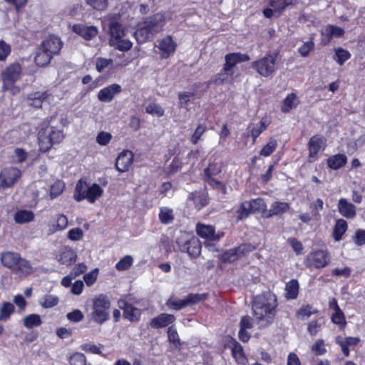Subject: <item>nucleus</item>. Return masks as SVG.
<instances>
[{
	"instance_id": "obj_1",
	"label": "nucleus",
	"mask_w": 365,
	"mask_h": 365,
	"mask_svg": "<svg viewBox=\"0 0 365 365\" xmlns=\"http://www.w3.org/2000/svg\"><path fill=\"white\" fill-rule=\"evenodd\" d=\"M277 306L276 297L270 292H263L255 297L252 302V312L255 319L262 327H267L273 322Z\"/></svg>"
},
{
	"instance_id": "obj_2",
	"label": "nucleus",
	"mask_w": 365,
	"mask_h": 365,
	"mask_svg": "<svg viewBox=\"0 0 365 365\" xmlns=\"http://www.w3.org/2000/svg\"><path fill=\"white\" fill-rule=\"evenodd\" d=\"M53 118L52 116L41 124L38 139L39 149L42 152L48 151L53 145L61 143L65 138L63 131L51 125Z\"/></svg>"
},
{
	"instance_id": "obj_3",
	"label": "nucleus",
	"mask_w": 365,
	"mask_h": 365,
	"mask_svg": "<svg viewBox=\"0 0 365 365\" xmlns=\"http://www.w3.org/2000/svg\"><path fill=\"white\" fill-rule=\"evenodd\" d=\"M110 302L107 296L99 294L92 299V311L91 319L97 324H102L109 319Z\"/></svg>"
},
{
	"instance_id": "obj_4",
	"label": "nucleus",
	"mask_w": 365,
	"mask_h": 365,
	"mask_svg": "<svg viewBox=\"0 0 365 365\" xmlns=\"http://www.w3.org/2000/svg\"><path fill=\"white\" fill-rule=\"evenodd\" d=\"M103 194V189L98 184L93 183L87 186L85 182L80 180L76 185L73 197L78 202L86 199L90 203H94Z\"/></svg>"
},
{
	"instance_id": "obj_5",
	"label": "nucleus",
	"mask_w": 365,
	"mask_h": 365,
	"mask_svg": "<svg viewBox=\"0 0 365 365\" xmlns=\"http://www.w3.org/2000/svg\"><path fill=\"white\" fill-rule=\"evenodd\" d=\"M176 243L181 252H187L191 257L196 258L201 252L200 241L188 232H180L176 240Z\"/></svg>"
},
{
	"instance_id": "obj_6",
	"label": "nucleus",
	"mask_w": 365,
	"mask_h": 365,
	"mask_svg": "<svg viewBox=\"0 0 365 365\" xmlns=\"http://www.w3.org/2000/svg\"><path fill=\"white\" fill-rule=\"evenodd\" d=\"M21 71L19 63H11L5 68L1 73L4 90H11L13 94L20 91V88L15 86L14 83L20 78Z\"/></svg>"
},
{
	"instance_id": "obj_7",
	"label": "nucleus",
	"mask_w": 365,
	"mask_h": 365,
	"mask_svg": "<svg viewBox=\"0 0 365 365\" xmlns=\"http://www.w3.org/2000/svg\"><path fill=\"white\" fill-rule=\"evenodd\" d=\"M278 53H269L259 60L252 63L251 66L260 76L269 77L276 71V60Z\"/></svg>"
},
{
	"instance_id": "obj_8",
	"label": "nucleus",
	"mask_w": 365,
	"mask_h": 365,
	"mask_svg": "<svg viewBox=\"0 0 365 365\" xmlns=\"http://www.w3.org/2000/svg\"><path fill=\"white\" fill-rule=\"evenodd\" d=\"M331 257L327 250H317L311 252L304 261V264L309 268L320 269L327 266Z\"/></svg>"
},
{
	"instance_id": "obj_9",
	"label": "nucleus",
	"mask_w": 365,
	"mask_h": 365,
	"mask_svg": "<svg viewBox=\"0 0 365 365\" xmlns=\"http://www.w3.org/2000/svg\"><path fill=\"white\" fill-rule=\"evenodd\" d=\"M255 250V247L251 244H243L239 247L230 249L221 255V260L225 263L233 262L247 253H250Z\"/></svg>"
},
{
	"instance_id": "obj_10",
	"label": "nucleus",
	"mask_w": 365,
	"mask_h": 365,
	"mask_svg": "<svg viewBox=\"0 0 365 365\" xmlns=\"http://www.w3.org/2000/svg\"><path fill=\"white\" fill-rule=\"evenodd\" d=\"M133 300L130 297H125L118 301V307L123 311V317L132 322H138L140 319L141 311L133 304Z\"/></svg>"
},
{
	"instance_id": "obj_11",
	"label": "nucleus",
	"mask_w": 365,
	"mask_h": 365,
	"mask_svg": "<svg viewBox=\"0 0 365 365\" xmlns=\"http://www.w3.org/2000/svg\"><path fill=\"white\" fill-rule=\"evenodd\" d=\"M21 175V171L13 167L5 168L0 172V189L10 187Z\"/></svg>"
},
{
	"instance_id": "obj_12",
	"label": "nucleus",
	"mask_w": 365,
	"mask_h": 365,
	"mask_svg": "<svg viewBox=\"0 0 365 365\" xmlns=\"http://www.w3.org/2000/svg\"><path fill=\"white\" fill-rule=\"evenodd\" d=\"M326 138L320 135H313L309 143V158L310 162L318 159V153L326 148Z\"/></svg>"
},
{
	"instance_id": "obj_13",
	"label": "nucleus",
	"mask_w": 365,
	"mask_h": 365,
	"mask_svg": "<svg viewBox=\"0 0 365 365\" xmlns=\"http://www.w3.org/2000/svg\"><path fill=\"white\" fill-rule=\"evenodd\" d=\"M160 29L158 24H145L134 32V36L139 43H143L151 41Z\"/></svg>"
},
{
	"instance_id": "obj_14",
	"label": "nucleus",
	"mask_w": 365,
	"mask_h": 365,
	"mask_svg": "<svg viewBox=\"0 0 365 365\" xmlns=\"http://www.w3.org/2000/svg\"><path fill=\"white\" fill-rule=\"evenodd\" d=\"M1 262L5 267L16 272L21 269V257L20 254L14 252H4L1 255Z\"/></svg>"
},
{
	"instance_id": "obj_15",
	"label": "nucleus",
	"mask_w": 365,
	"mask_h": 365,
	"mask_svg": "<svg viewBox=\"0 0 365 365\" xmlns=\"http://www.w3.org/2000/svg\"><path fill=\"white\" fill-rule=\"evenodd\" d=\"M63 41L56 35H48L41 42L40 46L41 49H45L52 56L58 55L62 47Z\"/></svg>"
},
{
	"instance_id": "obj_16",
	"label": "nucleus",
	"mask_w": 365,
	"mask_h": 365,
	"mask_svg": "<svg viewBox=\"0 0 365 365\" xmlns=\"http://www.w3.org/2000/svg\"><path fill=\"white\" fill-rule=\"evenodd\" d=\"M177 43L171 36H166L159 40L157 48L161 58H167L173 55L176 49Z\"/></svg>"
},
{
	"instance_id": "obj_17",
	"label": "nucleus",
	"mask_w": 365,
	"mask_h": 365,
	"mask_svg": "<svg viewBox=\"0 0 365 365\" xmlns=\"http://www.w3.org/2000/svg\"><path fill=\"white\" fill-rule=\"evenodd\" d=\"M269 123L270 122L267 118H262L258 123H250L247 127L245 136H251L252 138V144H255L257 137L267 128Z\"/></svg>"
},
{
	"instance_id": "obj_18",
	"label": "nucleus",
	"mask_w": 365,
	"mask_h": 365,
	"mask_svg": "<svg viewBox=\"0 0 365 365\" xmlns=\"http://www.w3.org/2000/svg\"><path fill=\"white\" fill-rule=\"evenodd\" d=\"M250 59V57L246 53L237 52L226 54L225 56V63L223 66H225V71L235 73L234 68L237 63L248 61Z\"/></svg>"
},
{
	"instance_id": "obj_19",
	"label": "nucleus",
	"mask_w": 365,
	"mask_h": 365,
	"mask_svg": "<svg viewBox=\"0 0 365 365\" xmlns=\"http://www.w3.org/2000/svg\"><path fill=\"white\" fill-rule=\"evenodd\" d=\"M250 59V57L246 53L237 52L226 54L225 56V63L223 66H225V71L235 73L234 68L237 63L248 61Z\"/></svg>"
},
{
	"instance_id": "obj_20",
	"label": "nucleus",
	"mask_w": 365,
	"mask_h": 365,
	"mask_svg": "<svg viewBox=\"0 0 365 365\" xmlns=\"http://www.w3.org/2000/svg\"><path fill=\"white\" fill-rule=\"evenodd\" d=\"M134 155L133 152L125 150L119 153L116 161L115 168L120 173L128 170L133 162Z\"/></svg>"
},
{
	"instance_id": "obj_21",
	"label": "nucleus",
	"mask_w": 365,
	"mask_h": 365,
	"mask_svg": "<svg viewBox=\"0 0 365 365\" xmlns=\"http://www.w3.org/2000/svg\"><path fill=\"white\" fill-rule=\"evenodd\" d=\"M121 92V86L113 83L106 88H102L98 93V98L100 101L104 103L110 102L116 94Z\"/></svg>"
},
{
	"instance_id": "obj_22",
	"label": "nucleus",
	"mask_w": 365,
	"mask_h": 365,
	"mask_svg": "<svg viewBox=\"0 0 365 365\" xmlns=\"http://www.w3.org/2000/svg\"><path fill=\"white\" fill-rule=\"evenodd\" d=\"M76 252L72 248L68 247H63L56 255L57 261L59 263L67 266L74 263L76 261Z\"/></svg>"
},
{
	"instance_id": "obj_23",
	"label": "nucleus",
	"mask_w": 365,
	"mask_h": 365,
	"mask_svg": "<svg viewBox=\"0 0 365 365\" xmlns=\"http://www.w3.org/2000/svg\"><path fill=\"white\" fill-rule=\"evenodd\" d=\"M175 321V317L174 315L162 313L151 319L150 326L153 329H160L173 324Z\"/></svg>"
},
{
	"instance_id": "obj_24",
	"label": "nucleus",
	"mask_w": 365,
	"mask_h": 365,
	"mask_svg": "<svg viewBox=\"0 0 365 365\" xmlns=\"http://www.w3.org/2000/svg\"><path fill=\"white\" fill-rule=\"evenodd\" d=\"M128 63V61H125L114 66L113 61L111 58L98 57L96 60V68L99 73L109 72L118 66H125Z\"/></svg>"
},
{
	"instance_id": "obj_25",
	"label": "nucleus",
	"mask_w": 365,
	"mask_h": 365,
	"mask_svg": "<svg viewBox=\"0 0 365 365\" xmlns=\"http://www.w3.org/2000/svg\"><path fill=\"white\" fill-rule=\"evenodd\" d=\"M290 208V205L286 202L276 201L272 203L267 212H264V217L269 218L274 215H282L287 212Z\"/></svg>"
},
{
	"instance_id": "obj_26",
	"label": "nucleus",
	"mask_w": 365,
	"mask_h": 365,
	"mask_svg": "<svg viewBox=\"0 0 365 365\" xmlns=\"http://www.w3.org/2000/svg\"><path fill=\"white\" fill-rule=\"evenodd\" d=\"M338 210L342 216L348 219H352L356 215L355 205L349 202L345 198L339 199L338 202Z\"/></svg>"
},
{
	"instance_id": "obj_27",
	"label": "nucleus",
	"mask_w": 365,
	"mask_h": 365,
	"mask_svg": "<svg viewBox=\"0 0 365 365\" xmlns=\"http://www.w3.org/2000/svg\"><path fill=\"white\" fill-rule=\"evenodd\" d=\"M73 31L86 40H90L97 34L95 26H87L86 24H73Z\"/></svg>"
},
{
	"instance_id": "obj_28",
	"label": "nucleus",
	"mask_w": 365,
	"mask_h": 365,
	"mask_svg": "<svg viewBox=\"0 0 365 365\" xmlns=\"http://www.w3.org/2000/svg\"><path fill=\"white\" fill-rule=\"evenodd\" d=\"M196 232L200 237L207 240H217L220 237L215 235V230L213 226L202 223L197 224Z\"/></svg>"
},
{
	"instance_id": "obj_29",
	"label": "nucleus",
	"mask_w": 365,
	"mask_h": 365,
	"mask_svg": "<svg viewBox=\"0 0 365 365\" xmlns=\"http://www.w3.org/2000/svg\"><path fill=\"white\" fill-rule=\"evenodd\" d=\"M48 226L51 233L63 230L68 226V219L64 215H57L55 219L49 223Z\"/></svg>"
},
{
	"instance_id": "obj_30",
	"label": "nucleus",
	"mask_w": 365,
	"mask_h": 365,
	"mask_svg": "<svg viewBox=\"0 0 365 365\" xmlns=\"http://www.w3.org/2000/svg\"><path fill=\"white\" fill-rule=\"evenodd\" d=\"M327 162L329 168L333 170H338L346 164L347 158L344 154L339 153L330 156Z\"/></svg>"
},
{
	"instance_id": "obj_31",
	"label": "nucleus",
	"mask_w": 365,
	"mask_h": 365,
	"mask_svg": "<svg viewBox=\"0 0 365 365\" xmlns=\"http://www.w3.org/2000/svg\"><path fill=\"white\" fill-rule=\"evenodd\" d=\"M53 56L45 49H41V47L39 46L36 53L34 61L38 66L44 67L49 64Z\"/></svg>"
},
{
	"instance_id": "obj_32",
	"label": "nucleus",
	"mask_w": 365,
	"mask_h": 365,
	"mask_svg": "<svg viewBox=\"0 0 365 365\" xmlns=\"http://www.w3.org/2000/svg\"><path fill=\"white\" fill-rule=\"evenodd\" d=\"M48 96L47 92H36L34 93L29 94L26 98L27 104L30 106L35 108H41L43 101L46 99Z\"/></svg>"
},
{
	"instance_id": "obj_33",
	"label": "nucleus",
	"mask_w": 365,
	"mask_h": 365,
	"mask_svg": "<svg viewBox=\"0 0 365 365\" xmlns=\"http://www.w3.org/2000/svg\"><path fill=\"white\" fill-rule=\"evenodd\" d=\"M299 103V101L297 95L292 93L284 98L281 108V110L283 113H289L292 109L296 108Z\"/></svg>"
},
{
	"instance_id": "obj_34",
	"label": "nucleus",
	"mask_w": 365,
	"mask_h": 365,
	"mask_svg": "<svg viewBox=\"0 0 365 365\" xmlns=\"http://www.w3.org/2000/svg\"><path fill=\"white\" fill-rule=\"evenodd\" d=\"M322 36H327V42H329L333 37L338 38L342 36L344 30L339 26L329 24L322 29Z\"/></svg>"
},
{
	"instance_id": "obj_35",
	"label": "nucleus",
	"mask_w": 365,
	"mask_h": 365,
	"mask_svg": "<svg viewBox=\"0 0 365 365\" xmlns=\"http://www.w3.org/2000/svg\"><path fill=\"white\" fill-rule=\"evenodd\" d=\"M348 225L346 220L343 219L337 220L334 227L333 237L336 242L342 239V236L347 230Z\"/></svg>"
},
{
	"instance_id": "obj_36",
	"label": "nucleus",
	"mask_w": 365,
	"mask_h": 365,
	"mask_svg": "<svg viewBox=\"0 0 365 365\" xmlns=\"http://www.w3.org/2000/svg\"><path fill=\"white\" fill-rule=\"evenodd\" d=\"M232 355L236 362L239 364H245L247 361V358L244 354L242 346L237 341H235L232 344Z\"/></svg>"
},
{
	"instance_id": "obj_37",
	"label": "nucleus",
	"mask_w": 365,
	"mask_h": 365,
	"mask_svg": "<svg viewBox=\"0 0 365 365\" xmlns=\"http://www.w3.org/2000/svg\"><path fill=\"white\" fill-rule=\"evenodd\" d=\"M299 293V283L297 279H292L286 284L285 297L287 299H296Z\"/></svg>"
},
{
	"instance_id": "obj_38",
	"label": "nucleus",
	"mask_w": 365,
	"mask_h": 365,
	"mask_svg": "<svg viewBox=\"0 0 365 365\" xmlns=\"http://www.w3.org/2000/svg\"><path fill=\"white\" fill-rule=\"evenodd\" d=\"M15 312L14 304L9 302H4L0 307V321L9 320Z\"/></svg>"
},
{
	"instance_id": "obj_39",
	"label": "nucleus",
	"mask_w": 365,
	"mask_h": 365,
	"mask_svg": "<svg viewBox=\"0 0 365 365\" xmlns=\"http://www.w3.org/2000/svg\"><path fill=\"white\" fill-rule=\"evenodd\" d=\"M351 55L350 52L341 47L334 48V55L333 58L339 66H342L345 61L351 58Z\"/></svg>"
},
{
	"instance_id": "obj_40",
	"label": "nucleus",
	"mask_w": 365,
	"mask_h": 365,
	"mask_svg": "<svg viewBox=\"0 0 365 365\" xmlns=\"http://www.w3.org/2000/svg\"><path fill=\"white\" fill-rule=\"evenodd\" d=\"M189 200L193 201L195 208L198 210L203 208L208 203V200L205 194L190 193Z\"/></svg>"
},
{
	"instance_id": "obj_41",
	"label": "nucleus",
	"mask_w": 365,
	"mask_h": 365,
	"mask_svg": "<svg viewBox=\"0 0 365 365\" xmlns=\"http://www.w3.org/2000/svg\"><path fill=\"white\" fill-rule=\"evenodd\" d=\"M297 0H270V6L274 9L277 15L289 5L294 4Z\"/></svg>"
},
{
	"instance_id": "obj_42",
	"label": "nucleus",
	"mask_w": 365,
	"mask_h": 365,
	"mask_svg": "<svg viewBox=\"0 0 365 365\" xmlns=\"http://www.w3.org/2000/svg\"><path fill=\"white\" fill-rule=\"evenodd\" d=\"M159 220L165 225L172 223L174 220L173 210L167 207H161L159 212Z\"/></svg>"
},
{
	"instance_id": "obj_43",
	"label": "nucleus",
	"mask_w": 365,
	"mask_h": 365,
	"mask_svg": "<svg viewBox=\"0 0 365 365\" xmlns=\"http://www.w3.org/2000/svg\"><path fill=\"white\" fill-rule=\"evenodd\" d=\"M109 31L110 38V40L115 41L123 38L125 36V30L123 28V24H109Z\"/></svg>"
},
{
	"instance_id": "obj_44",
	"label": "nucleus",
	"mask_w": 365,
	"mask_h": 365,
	"mask_svg": "<svg viewBox=\"0 0 365 365\" xmlns=\"http://www.w3.org/2000/svg\"><path fill=\"white\" fill-rule=\"evenodd\" d=\"M323 207L324 202L320 198L317 199L309 204L310 212L312 213L313 217H315V221H319L321 219L319 212L323 210Z\"/></svg>"
},
{
	"instance_id": "obj_45",
	"label": "nucleus",
	"mask_w": 365,
	"mask_h": 365,
	"mask_svg": "<svg viewBox=\"0 0 365 365\" xmlns=\"http://www.w3.org/2000/svg\"><path fill=\"white\" fill-rule=\"evenodd\" d=\"M234 72H227L225 71V66H223L222 69L218 73L214 78V83L215 84H222L225 82H232L233 79Z\"/></svg>"
},
{
	"instance_id": "obj_46",
	"label": "nucleus",
	"mask_w": 365,
	"mask_h": 365,
	"mask_svg": "<svg viewBox=\"0 0 365 365\" xmlns=\"http://www.w3.org/2000/svg\"><path fill=\"white\" fill-rule=\"evenodd\" d=\"M39 195V191L37 190L35 185H29L26 189V197H31V200H28V205L29 207H34L38 202V198Z\"/></svg>"
},
{
	"instance_id": "obj_47",
	"label": "nucleus",
	"mask_w": 365,
	"mask_h": 365,
	"mask_svg": "<svg viewBox=\"0 0 365 365\" xmlns=\"http://www.w3.org/2000/svg\"><path fill=\"white\" fill-rule=\"evenodd\" d=\"M110 44L120 51H127L130 50L133 46V43L130 40L124 38L118 41H115V38L110 40Z\"/></svg>"
},
{
	"instance_id": "obj_48",
	"label": "nucleus",
	"mask_w": 365,
	"mask_h": 365,
	"mask_svg": "<svg viewBox=\"0 0 365 365\" xmlns=\"http://www.w3.org/2000/svg\"><path fill=\"white\" fill-rule=\"evenodd\" d=\"M277 140L274 138H270L266 145L263 146L259 152V155L263 157L269 156L277 147Z\"/></svg>"
},
{
	"instance_id": "obj_49",
	"label": "nucleus",
	"mask_w": 365,
	"mask_h": 365,
	"mask_svg": "<svg viewBox=\"0 0 365 365\" xmlns=\"http://www.w3.org/2000/svg\"><path fill=\"white\" fill-rule=\"evenodd\" d=\"M249 202L252 205V210L253 212H262L264 217V212H267V205L265 202L262 198H257L250 200Z\"/></svg>"
},
{
	"instance_id": "obj_50",
	"label": "nucleus",
	"mask_w": 365,
	"mask_h": 365,
	"mask_svg": "<svg viewBox=\"0 0 365 365\" xmlns=\"http://www.w3.org/2000/svg\"><path fill=\"white\" fill-rule=\"evenodd\" d=\"M41 324V317L36 314H32L24 317V326L27 328L38 327Z\"/></svg>"
},
{
	"instance_id": "obj_51",
	"label": "nucleus",
	"mask_w": 365,
	"mask_h": 365,
	"mask_svg": "<svg viewBox=\"0 0 365 365\" xmlns=\"http://www.w3.org/2000/svg\"><path fill=\"white\" fill-rule=\"evenodd\" d=\"M222 171V165L219 163H210L208 167L205 169L204 175L205 178L213 177Z\"/></svg>"
},
{
	"instance_id": "obj_52",
	"label": "nucleus",
	"mask_w": 365,
	"mask_h": 365,
	"mask_svg": "<svg viewBox=\"0 0 365 365\" xmlns=\"http://www.w3.org/2000/svg\"><path fill=\"white\" fill-rule=\"evenodd\" d=\"M166 305L170 309L173 310H180L187 306L185 299H179L176 298H170L166 302Z\"/></svg>"
},
{
	"instance_id": "obj_53",
	"label": "nucleus",
	"mask_w": 365,
	"mask_h": 365,
	"mask_svg": "<svg viewBox=\"0 0 365 365\" xmlns=\"http://www.w3.org/2000/svg\"><path fill=\"white\" fill-rule=\"evenodd\" d=\"M331 319L334 324L339 325L341 329H343L346 324L344 314L341 309L334 311L331 314Z\"/></svg>"
},
{
	"instance_id": "obj_54",
	"label": "nucleus",
	"mask_w": 365,
	"mask_h": 365,
	"mask_svg": "<svg viewBox=\"0 0 365 365\" xmlns=\"http://www.w3.org/2000/svg\"><path fill=\"white\" fill-rule=\"evenodd\" d=\"M133 263V259L130 255L123 257L116 264L115 268L118 271L128 269Z\"/></svg>"
},
{
	"instance_id": "obj_55",
	"label": "nucleus",
	"mask_w": 365,
	"mask_h": 365,
	"mask_svg": "<svg viewBox=\"0 0 365 365\" xmlns=\"http://www.w3.org/2000/svg\"><path fill=\"white\" fill-rule=\"evenodd\" d=\"M65 189V184L62 180H56L51 187L50 196L53 199L61 195Z\"/></svg>"
},
{
	"instance_id": "obj_56",
	"label": "nucleus",
	"mask_w": 365,
	"mask_h": 365,
	"mask_svg": "<svg viewBox=\"0 0 365 365\" xmlns=\"http://www.w3.org/2000/svg\"><path fill=\"white\" fill-rule=\"evenodd\" d=\"M168 336L170 343H171L175 348H178L180 346V341L178 334L173 326L168 328Z\"/></svg>"
},
{
	"instance_id": "obj_57",
	"label": "nucleus",
	"mask_w": 365,
	"mask_h": 365,
	"mask_svg": "<svg viewBox=\"0 0 365 365\" xmlns=\"http://www.w3.org/2000/svg\"><path fill=\"white\" fill-rule=\"evenodd\" d=\"M145 111L146 113L157 117H161L164 115L163 108L155 103H152L148 105L145 108Z\"/></svg>"
},
{
	"instance_id": "obj_58",
	"label": "nucleus",
	"mask_w": 365,
	"mask_h": 365,
	"mask_svg": "<svg viewBox=\"0 0 365 365\" xmlns=\"http://www.w3.org/2000/svg\"><path fill=\"white\" fill-rule=\"evenodd\" d=\"M314 48V43L312 39L304 42L298 48V52L302 57H307Z\"/></svg>"
},
{
	"instance_id": "obj_59",
	"label": "nucleus",
	"mask_w": 365,
	"mask_h": 365,
	"mask_svg": "<svg viewBox=\"0 0 365 365\" xmlns=\"http://www.w3.org/2000/svg\"><path fill=\"white\" fill-rule=\"evenodd\" d=\"M71 365H86V358L84 354L76 352L68 357Z\"/></svg>"
},
{
	"instance_id": "obj_60",
	"label": "nucleus",
	"mask_w": 365,
	"mask_h": 365,
	"mask_svg": "<svg viewBox=\"0 0 365 365\" xmlns=\"http://www.w3.org/2000/svg\"><path fill=\"white\" fill-rule=\"evenodd\" d=\"M252 212H252V210L251 204L249 202V201H245V202L241 203V205H240V206L239 207V210H238V213H239L238 218L241 220V219H243L245 217H247Z\"/></svg>"
},
{
	"instance_id": "obj_61",
	"label": "nucleus",
	"mask_w": 365,
	"mask_h": 365,
	"mask_svg": "<svg viewBox=\"0 0 365 365\" xmlns=\"http://www.w3.org/2000/svg\"><path fill=\"white\" fill-rule=\"evenodd\" d=\"M58 302V298L54 295L48 294L44 296L41 301V304L45 308H51L56 306Z\"/></svg>"
},
{
	"instance_id": "obj_62",
	"label": "nucleus",
	"mask_w": 365,
	"mask_h": 365,
	"mask_svg": "<svg viewBox=\"0 0 365 365\" xmlns=\"http://www.w3.org/2000/svg\"><path fill=\"white\" fill-rule=\"evenodd\" d=\"M103 347V345L97 346L91 343H87L81 346V349L88 353L94 354H101V349Z\"/></svg>"
},
{
	"instance_id": "obj_63",
	"label": "nucleus",
	"mask_w": 365,
	"mask_h": 365,
	"mask_svg": "<svg viewBox=\"0 0 365 365\" xmlns=\"http://www.w3.org/2000/svg\"><path fill=\"white\" fill-rule=\"evenodd\" d=\"M206 130L207 127L205 125H199L190 138L191 143L194 145L197 144Z\"/></svg>"
},
{
	"instance_id": "obj_64",
	"label": "nucleus",
	"mask_w": 365,
	"mask_h": 365,
	"mask_svg": "<svg viewBox=\"0 0 365 365\" xmlns=\"http://www.w3.org/2000/svg\"><path fill=\"white\" fill-rule=\"evenodd\" d=\"M112 139V135L108 132L101 131L96 136V142L103 146L107 145Z\"/></svg>"
}]
</instances>
